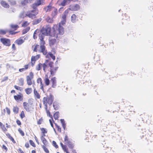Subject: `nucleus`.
Wrapping results in <instances>:
<instances>
[{"mask_svg": "<svg viewBox=\"0 0 153 153\" xmlns=\"http://www.w3.org/2000/svg\"><path fill=\"white\" fill-rule=\"evenodd\" d=\"M56 25H53L51 30V27L48 25L46 26L45 27H42L41 31L42 32L39 34V39H40V36L42 35L43 36V39L45 36H51L55 37L56 38L59 37V35L56 30Z\"/></svg>", "mask_w": 153, "mask_h": 153, "instance_id": "1", "label": "nucleus"}, {"mask_svg": "<svg viewBox=\"0 0 153 153\" xmlns=\"http://www.w3.org/2000/svg\"><path fill=\"white\" fill-rule=\"evenodd\" d=\"M42 35L40 36V50L39 51L40 52L42 53L43 54L46 56L48 54L47 50L46 49V47L45 45V41L43 40V36Z\"/></svg>", "mask_w": 153, "mask_h": 153, "instance_id": "2", "label": "nucleus"}, {"mask_svg": "<svg viewBox=\"0 0 153 153\" xmlns=\"http://www.w3.org/2000/svg\"><path fill=\"white\" fill-rule=\"evenodd\" d=\"M54 100V97L51 94L49 95V96L45 97L43 99V104L45 106V107L48 106V104L49 105H51Z\"/></svg>", "mask_w": 153, "mask_h": 153, "instance_id": "3", "label": "nucleus"}, {"mask_svg": "<svg viewBox=\"0 0 153 153\" xmlns=\"http://www.w3.org/2000/svg\"><path fill=\"white\" fill-rule=\"evenodd\" d=\"M23 105L24 109L28 112L32 111L34 109L33 102L31 101L30 99L28 100L27 102H24Z\"/></svg>", "mask_w": 153, "mask_h": 153, "instance_id": "4", "label": "nucleus"}, {"mask_svg": "<svg viewBox=\"0 0 153 153\" xmlns=\"http://www.w3.org/2000/svg\"><path fill=\"white\" fill-rule=\"evenodd\" d=\"M66 22V20L62 19L58 24L54 25H56V30L60 36L63 35L64 33V28L63 27L61 26V25L65 24Z\"/></svg>", "mask_w": 153, "mask_h": 153, "instance_id": "5", "label": "nucleus"}, {"mask_svg": "<svg viewBox=\"0 0 153 153\" xmlns=\"http://www.w3.org/2000/svg\"><path fill=\"white\" fill-rule=\"evenodd\" d=\"M49 62L48 59H46L45 62L43 64L39 63L36 67V69L37 71H39L42 69V67L44 72H46L48 66V63Z\"/></svg>", "mask_w": 153, "mask_h": 153, "instance_id": "6", "label": "nucleus"}, {"mask_svg": "<svg viewBox=\"0 0 153 153\" xmlns=\"http://www.w3.org/2000/svg\"><path fill=\"white\" fill-rule=\"evenodd\" d=\"M54 63L52 61H49L48 63V66L50 67L51 75L52 76L55 75L59 69L58 66L54 67L53 66Z\"/></svg>", "mask_w": 153, "mask_h": 153, "instance_id": "7", "label": "nucleus"}, {"mask_svg": "<svg viewBox=\"0 0 153 153\" xmlns=\"http://www.w3.org/2000/svg\"><path fill=\"white\" fill-rule=\"evenodd\" d=\"M34 77V74L32 72H30L29 75L26 76L27 84L28 86H30L34 84V81L33 80Z\"/></svg>", "mask_w": 153, "mask_h": 153, "instance_id": "8", "label": "nucleus"}, {"mask_svg": "<svg viewBox=\"0 0 153 153\" xmlns=\"http://www.w3.org/2000/svg\"><path fill=\"white\" fill-rule=\"evenodd\" d=\"M38 6L35 3L32 4V7L33 9V10H29L31 12V13L32 15H33V16L35 19L36 18V15L39 13V10L37 8V7Z\"/></svg>", "mask_w": 153, "mask_h": 153, "instance_id": "9", "label": "nucleus"}, {"mask_svg": "<svg viewBox=\"0 0 153 153\" xmlns=\"http://www.w3.org/2000/svg\"><path fill=\"white\" fill-rule=\"evenodd\" d=\"M31 12L28 11L26 13L23 12L21 13L19 15V17L22 18H25L28 17L32 19H34L35 18L33 16V15H32L31 13Z\"/></svg>", "mask_w": 153, "mask_h": 153, "instance_id": "10", "label": "nucleus"}, {"mask_svg": "<svg viewBox=\"0 0 153 153\" xmlns=\"http://www.w3.org/2000/svg\"><path fill=\"white\" fill-rule=\"evenodd\" d=\"M80 6L77 4H71L69 6V8L67 9H68V11L71 10L72 11H76L79 9Z\"/></svg>", "mask_w": 153, "mask_h": 153, "instance_id": "11", "label": "nucleus"}, {"mask_svg": "<svg viewBox=\"0 0 153 153\" xmlns=\"http://www.w3.org/2000/svg\"><path fill=\"white\" fill-rule=\"evenodd\" d=\"M0 41L3 44L6 46H9L10 45V40L9 39L1 38L0 39Z\"/></svg>", "mask_w": 153, "mask_h": 153, "instance_id": "12", "label": "nucleus"}, {"mask_svg": "<svg viewBox=\"0 0 153 153\" xmlns=\"http://www.w3.org/2000/svg\"><path fill=\"white\" fill-rule=\"evenodd\" d=\"M49 45L52 48L55 46L56 47L57 45V42L56 40L55 39H50L49 41Z\"/></svg>", "mask_w": 153, "mask_h": 153, "instance_id": "13", "label": "nucleus"}, {"mask_svg": "<svg viewBox=\"0 0 153 153\" xmlns=\"http://www.w3.org/2000/svg\"><path fill=\"white\" fill-rule=\"evenodd\" d=\"M51 87L53 88H55L57 86V78L56 77H53L51 79Z\"/></svg>", "mask_w": 153, "mask_h": 153, "instance_id": "14", "label": "nucleus"}, {"mask_svg": "<svg viewBox=\"0 0 153 153\" xmlns=\"http://www.w3.org/2000/svg\"><path fill=\"white\" fill-rule=\"evenodd\" d=\"M43 80L46 86H48L50 85L51 80L50 81L49 79V77L48 74H45L43 78Z\"/></svg>", "mask_w": 153, "mask_h": 153, "instance_id": "15", "label": "nucleus"}, {"mask_svg": "<svg viewBox=\"0 0 153 153\" xmlns=\"http://www.w3.org/2000/svg\"><path fill=\"white\" fill-rule=\"evenodd\" d=\"M54 7L52 6V4L51 3H50L47 6L43 8V10L45 11L46 12L51 11L53 8H54Z\"/></svg>", "mask_w": 153, "mask_h": 153, "instance_id": "16", "label": "nucleus"}, {"mask_svg": "<svg viewBox=\"0 0 153 153\" xmlns=\"http://www.w3.org/2000/svg\"><path fill=\"white\" fill-rule=\"evenodd\" d=\"M37 82L38 84H40V88L43 91H44V84L41 78L39 77L37 79Z\"/></svg>", "mask_w": 153, "mask_h": 153, "instance_id": "17", "label": "nucleus"}, {"mask_svg": "<svg viewBox=\"0 0 153 153\" xmlns=\"http://www.w3.org/2000/svg\"><path fill=\"white\" fill-rule=\"evenodd\" d=\"M8 32L10 34H15L17 33V32H13L11 30L8 31L3 30H0V34L4 35L7 32Z\"/></svg>", "mask_w": 153, "mask_h": 153, "instance_id": "18", "label": "nucleus"}, {"mask_svg": "<svg viewBox=\"0 0 153 153\" xmlns=\"http://www.w3.org/2000/svg\"><path fill=\"white\" fill-rule=\"evenodd\" d=\"M79 0H63L61 2L60 5L62 6H65L66 4H68L71 1H77Z\"/></svg>", "mask_w": 153, "mask_h": 153, "instance_id": "19", "label": "nucleus"}, {"mask_svg": "<svg viewBox=\"0 0 153 153\" xmlns=\"http://www.w3.org/2000/svg\"><path fill=\"white\" fill-rule=\"evenodd\" d=\"M14 99L17 101H22L23 99V96L22 94H17L14 96Z\"/></svg>", "mask_w": 153, "mask_h": 153, "instance_id": "20", "label": "nucleus"}, {"mask_svg": "<svg viewBox=\"0 0 153 153\" xmlns=\"http://www.w3.org/2000/svg\"><path fill=\"white\" fill-rule=\"evenodd\" d=\"M24 37L21 36L16 41V43L18 45H20L24 42Z\"/></svg>", "mask_w": 153, "mask_h": 153, "instance_id": "21", "label": "nucleus"}, {"mask_svg": "<svg viewBox=\"0 0 153 153\" xmlns=\"http://www.w3.org/2000/svg\"><path fill=\"white\" fill-rule=\"evenodd\" d=\"M53 10L52 12L51 16L52 17H55L58 14V10L57 8L54 7Z\"/></svg>", "mask_w": 153, "mask_h": 153, "instance_id": "22", "label": "nucleus"}, {"mask_svg": "<svg viewBox=\"0 0 153 153\" xmlns=\"http://www.w3.org/2000/svg\"><path fill=\"white\" fill-rule=\"evenodd\" d=\"M60 145L64 152L66 153H70L68 151V148L65 145H64L62 143H60Z\"/></svg>", "mask_w": 153, "mask_h": 153, "instance_id": "23", "label": "nucleus"}, {"mask_svg": "<svg viewBox=\"0 0 153 153\" xmlns=\"http://www.w3.org/2000/svg\"><path fill=\"white\" fill-rule=\"evenodd\" d=\"M49 57H51L53 60H54L56 59L55 56L51 52L48 53V54L46 56H45L46 58H49Z\"/></svg>", "mask_w": 153, "mask_h": 153, "instance_id": "24", "label": "nucleus"}, {"mask_svg": "<svg viewBox=\"0 0 153 153\" xmlns=\"http://www.w3.org/2000/svg\"><path fill=\"white\" fill-rule=\"evenodd\" d=\"M33 92L34 97L35 98L39 99L40 98L41 96L37 92L35 88H34L33 90Z\"/></svg>", "mask_w": 153, "mask_h": 153, "instance_id": "25", "label": "nucleus"}, {"mask_svg": "<svg viewBox=\"0 0 153 153\" xmlns=\"http://www.w3.org/2000/svg\"><path fill=\"white\" fill-rule=\"evenodd\" d=\"M68 9H66L64 12L62 16V19L66 20V17L69 13Z\"/></svg>", "mask_w": 153, "mask_h": 153, "instance_id": "26", "label": "nucleus"}, {"mask_svg": "<svg viewBox=\"0 0 153 153\" xmlns=\"http://www.w3.org/2000/svg\"><path fill=\"white\" fill-rule=\"evenodd\" d=\"M29 65L30 63H29L25 65L24 68L19 69V71L20 72L24 71L25 70H27L28 68Z\"/></svg>", "mask_w": 153, "mask_h": 153, "instance_id": "27", "label": "nucleus"}, {"mask_svg": "<svg viewBox=\"0 0 153 153\" xmlns=\"http://www.w3.org/2000/svg\"><path fill=\"white\" fill-rule=\"evenodd\" d=\"M25 91L26 94L29 95L31 94L33 91L32 88L30 87H28L25 89Z\"/></svg>", "mask_w": 153, "mask_h": 153, "instance_id": "28", "label": "nucleus"}, {"mask_svg": "<svg viewBox=\"0 0 153 153\" xmlns=\"http://www.w3.org/2000/svg\"><path fill=\"white\" fill-rule=\"evenodd\" d=\"M35 3L38 6L45 4V0H37Z\"/></svg>", "mask_w": 153, "mask_h": 153, "instance_id": "29", "label": "nucleus"}, {"mask_svg": "<svg viewBox=\"0 0 153 153\" xmlns=\"http://www.w3.org/2000/svg\"><path fill=\"white\" fill-rule=\"evenodd\" d=\"M1 4L3 7L6 8H8L9 7V5L5 1H2L1 2Z\"/></svg>", "mask_w": 153, "mask_h": 153, "instance_id": "30", "label": "nucleus"}, {"mask_svg": "<svg viewBox=\"0 0 153 153\" xmlns=\"http://www.w3.org/2000/svg\"><path fill=\"white\" fill-rule=\"evenodd\" d=\"M0 127L4 132H5L7 131V129L6 128L5 125L1 122H0Z\"/></svg>", "mask_w": 153, "mask_h": 153, "instance_id": "31", "label": "nucleus"}, {"mask_svg": "<svg viewBox=\"0 0 153 153\" xmlns=\"http://www.w3.org/2000/svg\"><path fill=\"white\" fill-rule=\"evenodd\" d=\"M6 136L9 138L14 143H16L13 138L11 136V135L9 133H7L6 134Z\"/></svg>", "mask_w": 153, "mask_h": 153, "instance_id": "32", "label": "nucleus"}, {"mask_svg": "<svg viewBox=\"0 0 153 153\" xmlns=\"http://www.w3.org/2000/svg\"><path fill=\"white\" fill-rule=\"evenodd\" d=\"M77 20V16L75 14H73L71 17V21L73 22H75Z\"/></svg>", "mask_w": 153, "mask_h": 153, "instance_id": "33", "label": "nucleus"}, {"mask_svg": "<svg viewBox=\"0 0 153 153\" xmlns=\"http://www.w3.org/2000/svg\"><path fill=\"white\" fill-rule=\"evenodd\" d=\"M37 60L34 56H32L31 58V63L32 66H33L35 63L36 60Z\"/></svg>", "mask_w": 153, "mask_h": 153, "instance_id": "34", "label": "nucleus"}, {"mask_svg": "<svg viewBox=\"0 0 153 153\" xmlns=\"http://www.w3.org/2000/svg\"><path fill=\"white\" fill-rule=\"evenodd\" d=\"M10 27L12 29L15 30L19 28V26L17 25L11 24L10 25Z\"/></svg>", "mask_w": 153, "mask_h": 153, "instance_id": "35", "label": "nucleus"}, {"mask_svg": "<svg viewBox=\"0 0 153 153\" xmlns=\"http://www.w3.org/2000/svg\"><path fill=\"white\" fill-rule=\"evenodd\" d=\"M64 143L65 144H67L70 143L71 141L69 140L68 137L67 135L65 136L64 138Z\"/></svg>", "mask_w": 153, "mask_h": 153, "instance_id": "36", "label": "nucleus"}, {"mask_svg": "<svg viewBox=\"0 0 153 153\" xmlns=\"http://www.w3.org/2000/svg\"><path fill=\"white\" fill-rule=\"evenodd\" d=\"M53 106L54 109L56 110H58L59 108V106L58 103L56 102H53Z\"/></svg>", "mask_w": 153, "mask_h": 153, "instance_id": "37", "label": "nucleus"}, {"mask_svg": "<svg viewBox=\"0 0 153 153\" xmlns=\"http://www.w3.org/2000/svg\"><path fill=\"white\" fill-rule=\"evenodd\" d=\"M53 17L51 18L50 16H48L47 17L46 19V21L48 23H51L53 22Z\"/></svg>", "mask_w": 153, "mask_h": 153, "instance_id": "38", "label": "nucleus"}, {"mask_svg": "<svg viewBox=\"0 0 153 153\" xmlns=\"http://www.w3.org/2000/svg\"><path fill=\"white\" fill-rule=\"evenodd\" d=\"M53 116L55 120H57L59 117V112L58 111H56L54 114Z\"/></svg>", "mask_w": 153, "mask_h": 153, "instance_id": "39", "label": "nucleus"}, {"mask_svg": "<svg viewBox=\"0 0 153 153\" xmlns=\"http://www.w3.org/2000/svg\"><path fill=\"white\" fill-rule=\"evenodd\" d=\"M45 108L46 110L47 116L50 117L51 118H52V115L51 114L50 111L48 109V107H47V108H46V107H45Z\"/></svg>", "mask_w": 153, "mask_h": 153, "instance_id": "40", "label": "nucleus"}, {"mask_svg": "<svg viewBox=\"0 0 153 153\" xmlns=\"http://www.w3.org/2000/svg\"><path fill=\"white\" fill-rule=\"evenodd\" d=\"M42 143L43 144V145L45 146H47L48 144V142L46 140V139L45 138L41 139Z\"/></svg>", "mask_w": 153, "mask_h": 153, "instance_id": "41", "label": "nucleus"}, {"mask_svg": "<svg viewBox=\"0 0 153 153\" xmlns=\"http://www.w3.org/2000/svg\"><path fill=\"white\" fill-rule=\"evenodd\" d=\"M30 27H28L22 30V34H25L27 33L30 30Z\"/></svg>", "mask_w": 153, "mask_h": 153, "instance_id": "42", "label": "nucleus"}, {"mask_svg": "<svg viewBox=\"0 0 153 153\" xmlns=\"http://www.w3.org/2000/svg\"><path fill=\"white\" fill-rule=\"evenodd\" d=\"M42 20V18H40L39 19L35 20L33 21V24L36 25L39 23V22H41Z\"/></svg>", "mask_w": 153, "mask_h": 153, "instance_id": "43", "label": "nucleus"}, {"mask_svg": "<svg viewBox=\"0 0 153 153\" xmlns=\"http://www.w3.org/2000/svg\"><path fill=\"white\" fill-rule=\"evenodd\" d=\"M30 23L28 22L27 21H24L22 23V26L23 27H25L29 25Z\"/></svg>", "mask_w": 153, "mask_h": 153, "instance_id": "44", "label": "nucleus"}, {"mask_svg": "<svg viewBox=\"0 0 153 153\" xmlns=\"http://www.w3.org/2000/svg\"><path fill=\"white\" fill-rule=\"evenodd\" d=\"M60 121L62 124V126L63 127L64 130H65L66 128V124L64 120L63 119H61L60 120Z\"/></svg>", "mask_w": 153, "mask_h": 153, "instance_id": "45", "label": "nucleus"}, {"mask_svg": "<svg viewBox=\"0 0 153 153\" xmlns=\"http://www.w3.org/2000/svg\"><path fill=\"white\" fill-rule=\"evenodd\" d=\"M13 112L15 114H17L19 111V108L17 106L14 107L13 109Z\"/></svg>", "mask_w": 153, "mask_h": 153, "instance_id": "46", "label": "nucleus"}, {"mask_svg": "<svg viewBox=\"0 0 153 153\" xmlns=\"http://www.w3.org/2000/svg\"><path fill=\"white\" fill-rule=\"evenodd\" d=\"M45 146V145H42V147L43 149L44 150V151L46 153H49V151L48 149L46 147V146Z\"/></svg>", "mask_w": 153, "mask_h": 153, "instance_id": "47", "label": "nucleus"}, {"mask_svg": "<svg viewBox=\"0 0 153 153\" xmlns=\"http://www.w3.org/2000/svg\"><path fill=\"white\" fill-rule=\"evenodd\" d=\"M54 123L55 125L56 128L57 129L58 131L59 132L61 133L62 131L61 127L59 126H58L57 124L56 123Z\"/></svg>", "mask_w": 153, "mask_h": 153, "instance_id": "48", "label": "nucleus"}, {"mask_svg": "<svg viewBox=\"0 0 153 153\" xmlns=\"http://www.w3.org/2000/svg\"><path fill=\"white\" fill-rule=\"evenodd\" d=\"M28 3V0H23L21 2V4L23 6L26 5Z\"/></svg>", "mask_w": 153, "mask_h": 153, "instance_id": "49", "label": "nucleus"}, {"mask_svg": "<svg viewBox=\"0 0 153 153\" xmlns=\"http://www.w3.org/2000/svg\"><path fill=\"white\" fill-rule=\"evenodd\" d=\"M40 130L42 134H46L47 133V130L44 128H41Z\"/></svg>", "mask_w": 153, "mask_h": 153, "instance_id": "50", "label": "nucleus"}, {"mask_svg": "<svg viewBox=\"0 0 153 153\" xmlns=\"http://www.w3.org/2000/svg\"><path fill=\"white\" fill-rule=\"evenodd\" d=\"M20 116L21 119H23L25 117V112L23 111H21L20 114Z\"/></svg>", "mask_w": 153, "mask_h": 153, "instance_id": "51", "label": "nucleus"}, {"mask_svg": "<svg viewBox=\"0 0 153 153\" xmlns=\"http://www.w3.org/2000/svg\"><path fill=\"white\" fill-rule=\"evenodd\" d=\"M67 145H68V147L70 149H71L72 150L73 149V148L74 147V145L71 142L70 143H68Z\"/></svg>", "mask_w": 153, "mask_h": 153, "instance_id": "52", "label": "nucleus"}, {"mask_svg": "<svg viewBox=\"0 0 153 153\" xmlns=\"http://www.w3.org/2000/svg\"><path fill=\"white\" fill-rule=\"evenodd\" d=\"M39 45H35V47L33 49V51L34 52H37L38 48H39Z\"/></svg>", "mask_w": 153, "mask_h": 153, "instance_id": "53", "label": "nucleus"}, {"mask_svg": "<svg viewBox=\"0 0 153 153\" xmlns=\"http://www.w3.org/2000/svg\"><path fill=\"white\" fill-rule=\"evenodd\" d=\"M29 142L31 145L34 147H36V145L32 140H29Z\"/></svg>", "mask_w": 153, "mask_h": 153, "instance_id": "54", "label": "nucleus"}, {"mask_svg": "<svg viewBox=\"0 0 153 153\" xmlns=\"http://www.w3.org/2000/svg\"><path fill=\"white\" fill-rule=\"evenodd\" d=\"M52 145L56 149H57L59 148L58 145L57 144L56 142L54 141H53Z\"/></svg>", "mask_w": 153, "mask_h": 153, "instance_id": "55", "label": "nucleus"}, {"mask_svg": "<svg viewBox=\"0 0 153 153\" xmlns=\"http://www.w3.org/2000/svg\"><path fill=\"white\" fill-rule=\"evenodd\" d=\"M49 122H50V123L51 124V127L53 128V123L54 122V121H53V117H52V118H51V119H50L49 120Z\"/></svg>", "mask_w": 153, "mask_h": 153, "instance_id": "56", "label": "nucleus"}, {"mask_svg": "<svg viewBox=\"0 0 153 153\" xmlns=\"http://www.w3.org/2000/svg\"><path fill=\"white\" fill-rule=\"evenodd\" d=\"M19 82L21 83V85L22 86L24 85V79L22 78H21L19 79Z\"/></svg>", "mask_w": 153, "mask_h": 153, "instance_id": "57", "label": "nucleus"}, {"mask_svg": "<svg viewBox=\"0 0 153 153\" xmlns=\"http://www.w3.org/2000/svg\"><path fill=\"white\" fill-rule=\"evenodd\" d=\"M18 131L20 133V134L22 136H24L25 135V133L24 132L22 131V130L20 128H19L18 129Z\"/></svg>", "mask_w": 153, "mask_h": 153, "instance_id": "58", "label": "nucleus"}, {"mask_svg": "<svg viewBox=\"0 0 153 153\" xmlns=\"http://www.w3.org/2000/svg\"><path fill=\"white\" fill-rule=\"evenodd\" d=\"M2 149L4 150L5 152H6L7 151L8 149L7 147L4 145H3L2 147Z\"/></svg>", "mask_w": 153, "mask_h": 153, "instance_id": "59", "label": "nucleus"}, {"mask_svg": "<svg viewBox=\"0 0 153 153\" xmlns=\"http://www.w3.org/2000/svg\"><path fill=\"white\" fill-rule=\"evenodd\" d=\"M14 87L17 90H19V91H21V87H20L19 86H17L16 85H14Z\"/></svg>", "mask_w": 153, "mask_h": 153, "instance_id": "60", "label": "nucleus"}, {"mask_svg": "<svg viewBox=\"0 0 153 153\" xmlns=\"http://www.w3.org/2000/svg\"><path fill=\"white\" fill-rule=\"evenodd\" d=\"M6 111H7V113L9 115L10 114V109L7 107H6Z\"/></svg>", "mask_w": 153, "mask_h": 153, "instance_id": "61", "label": "nucleus"}, {"mask_svg": "<svg viewBox=\"0 0 153 153\" xmlns=\"http://www.w3.org/2000/svg\"><path fill=\"white\" fill-rule=\"evenodd\" d=\"M34 138H35V139L36 142L37 143V144L38 145H39V142L38 139V138H37V137H36V136H35L34 137Z\"/></svg>", "mask_w": 153, "mask_h": 153, "instance_id": "62", "label": "nucleus"}, {"mask_svg": "<svg viewBox=\"0 0 153 153\" xmlns=\"http://www.w3.org/2000/svg\"><path fill=\"white\" fill-rule=\"evenodd\" d=\"M16 123L18 125L20 126L21 125V121L18 120H16Z\"/></svg>", "mask_w": 153, "mask_h": 153, "instance_id": "63", "label": "nucleus"}, {"mask_svg": "<svg viewBox=\"0 0 153 153\" xmlns=\"http://www.w3.org/2000/svg\"><path fill=\"white\" fill-rule=\"evenodd\" d=\"M18 152L19 153H25L23 150L20 148H19L18 149Z\"/></svg>", "mask_w": 153, "mask_h": 153, "instance_id": "64", "label": "nucleus"}]
</instances>
